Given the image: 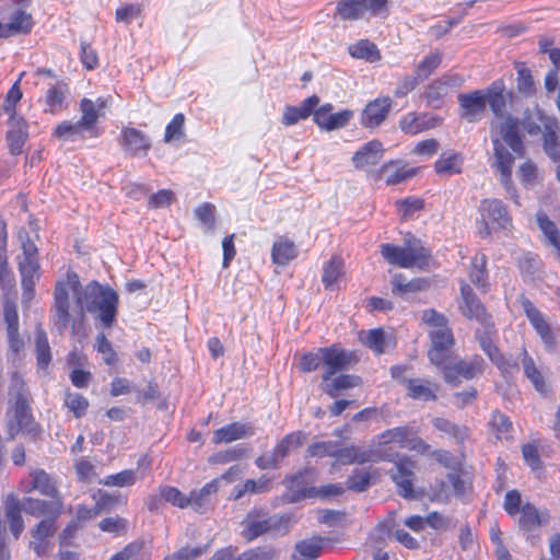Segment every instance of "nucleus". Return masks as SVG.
<instances>
[{
	"mask_svg": "<svg viewBox=\"0 0 560 560\" xmlns=\"http://www.w3.org/2000/svg\"><path fill=\"white\" fill-rule=\"evenodd\" d=\"M185 116L182 113L176 114L165 128L164 141L172 142L184 137Z\"/></svg>",
	"mask_w": 560,
	"mask_h": 560,
	"instance_id": "69168bd1",
	"label": "nucleus"
},
{
	"mask_svg": "<svg viewBox=\"0 0 560 560\" xmlns=\"http://www.w3.org/2000/svg\"><path fill=\"white\" fill-rule=\"evenodd\" d=\"M9 406L8 415L12 417V419L9 420V428L13 433L14 430L26 427L30 420L28 390L22 377L18 374L12 376L9 392Z\"/></svg>",
	"mask_w": 560,
	"mask_h": 560,
	"instance_id": "1a4fd4ad",
	"label": "nucleus"
},
{
	"mask_svg": "<svg viewBox=\"0 0 560 560\" xmlns=\"http://www.w3.org/2000/svg\"><path fill=\"white\" fill-rule=\"evenodd\" d=\"M319 352L326 368L322 375L323 381H329L337 372L348 369L353 361L352 353L336 346L320 348Z\"/></svg>",
	"mask_w": 560,
	"mask_h": 560,
	"instance_id": "ddd939ff",
	"label": "nucleus"
},
{
	"mask_svg": "<svg viewBox=\"0 0 560 560\" xmlns=\"http://www.w3.org/2000/svg\"><path fill=\"white\" fill-rule=\"evenodd\" d=\"M490 361L503 375H512L518 371V364L512 355H505L500 350L490 358Z\"/></svg>",
	"mask_w": 560,
	"mask_h": 560,
	"instance_id": "338daca9",
	"label": "nucleus"
},
{
	"mask_svg": "<svg viewBox=\"0 0 560 560\" xmlns=\"http://www.w3.org/2000/svg\"><path fill=\"white\" fill-rule=\"evenodd\" d=\"M21 490L25 493L38 491L50 500L62 499L56 481L44 470L37 469L31 474L30 482H21Z\"/></svg>",
	"mask_w": 560,
	"mask_h": 560,
	"instance_id": "f3484780",
	"label": "nucleus"
},
{
	"mask_svg": "<svg viewBox=\"0 0 560 560\" xmlns=\"http://www.w3.org/2000/svg\"><path fill=\"white\" fill-rule=\"evenodd\" d=\"M361 384V380L355 375H339L329 381H323L322 389L331 398H336L340 390L357 387Z\"/></svg>",
	"mask_w": 560,
	"mask_h": 560,
	"instance_id": "ea45409f",
	"label": "nucleus"
},
{
	"mask_svg": "<svg viewBox=\"0 0 560 560\" xmlns=\"http://www.w3.org/2000/svg\"><path fill=\"white\" fill-rule=\"evenodd\" d=\"M459 310L464 316L476 319L486 328L493 326L491 316L487 314L483 305L465 281L460 283Z\"/></svg>",
	"mask_w": 560,
	"mask_h": 560,
	"instance_id": "9d476101",
	"label": "nucleus"
},
{
	"mask_svg": "<svg viewBox=\"0 0 560 560\" xmlns=\"http://www.w3.org/2000/svg\"><path fill=\"white\" fill-rule=\"evenodd\" d=\"M537 223L540 230L542 231L544 235L548 238L549 243L555 248H557L560 255V235L555 223L550 221L548 217L542 212H539L537 214Z\"/></svg>",
	"mask_w": 560,
	"mask_h": 560,
	"instance_id": "13d9d810",
	"label": "nucleus"
},
{
	"mask_svg": "<svg viewBox=\"0 0 560 560\" xmlns=\"http://www.w3.org/2000/svg\"><path fill=\"white\" fill-rule=\"evenodd\" d=\"M160 495L163 498L165 502L171 503L174 506L179 509H185L189 506V501L187 495L182 493L177 488L171 486L160 487Z\"/></svg>",
	"mask_w": 560,
	"mask_h": 560,
	"instance_id": "052dcab7",
	"label": "nucleus"
},
{
	"mask_svg": "<svg viewBox=\"0 0 560 560\" xmlns=\"http://www.w3.org/2000/svg\"><path fill=\"white\" fill-rule=\"evenodd\" d=\"M520 517L517 520L518 526L521 529L525 532H533L536 528L540 527L542 524L548 522L549 515L548 513H540L535 505L529 502H526L522 505L521 511L518 512Z\"/></svg>",
	"mask_w": 560,
	"mask_h": 560,
	"instance_id": "2f4dec72",
	"label": "nucleus"
},
{
	"mask_svg": "<svg viewBox=\"0 0 560 560\" xmlns=\"http://www.w3.org/2000/svg\"><path fill=\"white\" fill-rule=\"evenodd\" d=\"M35 350L38 368L46 370L51 361V352L47 335L39 326L35 332Z\"/></svg>",
	"mask_w": 560,
	"mask_h": 560,
	"instance_id": "a18cd8bd",
	"label": "nucleus"
},
{
	"mask_svg": "<svg viewBox=\"0 0 560 560\" xmlns=\"http://www.w3.org/2000/svg\"><path fill=\"white\" fill-rule=\"evenodd\" d=\"M383 144L378 140H372L360 148L352 156L355 168H364L376 165L383 156Z\"/></svg>",
	"mask_w": 560,
	"mask_h": 560,
	"instance_id": "cd10ccee",
	"label": "nucleus"
},
{
	"mask_svg": "<svg viewBox=\"0 0 560 560\" xmlns=\"http://www.w3.org/2000/svg\"><path fill=\"white\" fill-rule=\"evenodd\" d=\"M464 158L454 151L443 152L434 163V170L440 175H455L462 173Z\"/></svg>",
	"mask_w": 560,
	"mask_h": 560,
	"instance_id": "473e14b6",
	"label": "nucleus"
},
{
	"mask_svg": "<svg viewBox=\"0 0 560 560\" xmlns=\"http://www.w3.org/2000/svg\"><path fill=\"white\" fill-rule=\"evenodd\" d=\"M119 144L131 156H144L151 149L150 138L143 131L132 127H124L121 129Z\"/></svg>",
	"mask_w": 560,
	"mask_h": 560,
	"instance_id": "2eb2a0df",
	"label": "nucleus"
},
{
	"mask_svg": "<svg viewBox=\"0 0 560 560\" xmlns=\"http://www.w3.org/2000/svg\"><path fill=\"white\" fill-rule=\"evenodd\" d=\"M442 62V54L434 51L423 58L416 67V75L420 81L429 78Z\"/></svg>",
	"mask_w": 560,
	"mask_h": 560,
	"instance_id": "5fc2aeb1",
	"label": "nucleus"
},
{
	"mask_svg": "<svg viewBox=\"0 0 560 560\" xmlns=\"http://www.w3.org/2000/svg\"><path fill=\"white\" fill-rule=\"evenodd\" d=\"M447 384L458 386L462 380H474L481 376L486 369L482 357L475 354L465 359L451 354L441 365H436Z\"/></svg>",
	"mask_w": 560,
	"mask_h": 560,
	"instance_id": "423d86ee",
	"label": "nucleus"
},
{
	"mask_svg": "<svg viewBox=\"0 0 560 560\" xmlns=\"http://www.w3.org/2000/svg\"><path fill=\"white\" fill-rule=\"evenodd\" d=\"M505 84L503 80H497L483 92L486 105L489 104L491 110L501 116L505 109Z\"/></svg>",
	"mask_w": 560,
	"mask_h": 560,
	"instance_id": "4c0bfd02",
	"label": "nucleus"
},
{
	"mask_svg": "<svg viewBox=\"0 0 560 560\" xmlns=\"http://www.w3.org/2000/svg\"><path fill=\"white\" fill-rule=\"evenodd\" d=\"M396 471L392 474V479L398 488V493L402 498H413L412 476L416 467L415 462L409 457H402L395 462Z\"/></svg>",
	"mask_w": 560,
	"mask_h": 560,
	"instance_id": "4be33fe9",
	"label": "nucleus"
},
{
	"mask_svg": "<svg viewBox=\"0 0 560 560\" xmlns=\"http://www.w3.org/2000/svg\"><path fill=\"white\" fill-rule=\"evenodd\" d=\"M276 557V551L271 548L266 547H256L250 548L240 556L236 557V560H273Z\"/></svg>",
	"mask_w": 560,
	"mask_h": 560,
	"instance_id": "774afa93",
	"label": "nucleus"
},
{
	"mask_svg": "<svg viewBox=\"0 0 560 560\" xmlns=\"http://www.w3.org/2000/svg\"><path fill=\"white\" fill-rule=\"evenodd\" d=\"M408 395L413 399L435 400L438 385L429 380L410 378L407 380Z\"/></svg>",
	"mask_w": 560,
	"mask_h": 560,
	"instance_id": "f704fd0d",
	"label": "nucleus"
},
{
	"mask_svg": "<svg viewBox=\"0 0 560 560\" xmlns=\"http://www.w3.org/2000/svg\"><path fill=\"white\" fill-rule=\"evenodd\" d=\"M67 84L51 86L47 91L46 105L48 110L54 113L62 108Z\"/></svg>",
	"mask_w": 560,
	"mask_h": 560,
	"instance_id": "e2e57ef3",
	"label": "nucleus"
},
{
	"mask_svg": "<svg viewBox=\"0 0 560 560\" xmlns=\"http://www.w3.org/2000/svg\"><path fill=\"white\" fill-rule=\"evenodd\" d=\"M470 281L483 292L489 289L488 271H487V256L485 254H477L472 257L468 270Z\"/></svg>",
	"mask_w": 560,
	"mask_h": 560,
	"instance_id": "c9c22d12",
	"label": "nucleus"
},
{
	"mask_svg": "<svg viewBox=\"0 0 560 560\" xmlns=\"http://www.w3.org/2000/svg\"><path fill=\"white\" fill-rule=\"evenodd\" d=\"M493 162L491 166L500 173V182L510 198L518 205V195L512 180L514 160L524 155V144L518 135L517 124L508 118L500 125V137L492 136Z\"/></svg>",
	"mask_w": 560,
	"mask_h": 560,
	"instance_id": "f257e3e1",
	"label": "nucleus"
},
{
	"mask_svg": "<svg viewBox=\"0 0 560 560\" xmlns=\"http://www.w3.org/2000/svg\"><path fill=\"white\" fill-rule=\"evenodd\" d=\"M305 436L301 431L292 432L290 434H287L276 446L275 450L277 451L278 456L283 459L287 457L291 452L299 448L304 441Z\"/></svg>",
	"mask_w": 560,
	"mask_h": 560,
	"instance_id": "864d4df0",
	"label": "nucleus"
},
{
	"mask_svg": "<svg viewBox=\"0 0 560 560\" xmlns=\"http://www.w3.org/2000/svg\"><path fill=\"white\" fill-rule=\"evenodd\" d=\"M56 518L57 517L52 516L46 517L33 529V541L31 542V546L37 556H43L49 550L48 538L52 537L56 532Z\"/></svg>",
	"mask_w": 560,
	"mask_h": 560,
	"instance_id": "a878e982",
	"label": "nucleus"
},
{
	"mask_svg": "<svg viewBox=\"0 0 560 560\" xmlns=\"http://www.w3.org/2000/svg\"><path fill=\"white\" fill-rule=\"evenodd\" d=\"M137 471L132 469H126L120 472L106 476L100 483L107 487H130L137 481Z\"/></svg>",
	"mask_w": 560,
	"mask_h": 560,
	"instance_id": "4d7b16f0",
	"label": "nucleus"
},
{
	"mask_svg": "<svg viewBox=\"0 0 560 560\" xmlns=\"http://www.w3.org/2000/svg\"><path fill=\"white\" fill-rule=\"evenodd\" d=\"M19 238L22 243V255L19 256V270L22 278V303L28 305L34 299V287L39 280V261L37 256V247L30 240L26 232H20Z\"/></svg>",
	"mask_w": 560,
	"mask_h": 560,
	"instance_id": "20e7f679",
	"label": "nucleus"
},
{
	"mask_svg": "<svg viewBox=\"0 0 560 560\" xmlns=\"http://www.w3.org/2000/svg\"><path fill=\"white\" fill-rule=\"evenodd\" d=\"M33 26L32 15L21 9L14 10L8 23L0 22V38L28 33Z\"/></svg>",
	"mask_w": 560,
	"mask_h": 560,
	"instance_id": "bb28decb",
	"label": "nucleus"
},
{
	"mask_svg": "<svg viewBox=\"0 0 560 560\" xmlns=\"http://www.w3.org/2000/svg\"><path fill=\"white\" fill-rule=\"evenodd\" d=\"M67 279L57 283L55 290V315L54 320L55 324L59 327V329L66 328L70 322V302H69V292H70V276L69 271L66 273Z\"/></svg>",
	"mask_w": 560,
	"mask_h": 560,
	"instance_id": "a211bd4d",
	"label": "nucleus"
},
{
	"mask_svg": "<svg viewBox=\"0 0 560 560\" xmlns=\"http://www.w3.org/2000/svg\"><path fill=\"white\" fill-rule=\"evenodd\" d=\"M255 434V428L248 422H233L213 432L214 444H228L236 440L250 438Z\"/></svg>",
	"mask_w": 560,
	"mask_h": 560,
	"instance_id": "b1692460",
	"label": "nucleus"
},
{
	"mask_svg": "<svg viewBox=\"0 0 560 560\" xmlns=\"http://www.w3.org/2000/svg\"><path fill=\"white\" fill-rule=\"evenodd\" d=\"M542 124L544 150L553 161L560 160V142L557 135L558 124L556 119L540 118Z\"/></svg>",
	"mask_w": 560,
	"mask_h": 560,
	"instance_id": "c756f323",
	"label": "nucleus"
},
{
	"mask_svg": "<svg viewBox=\"0 0 560 560\" xmlns=\"http://www.w3.org/2000/svg\"><path fill=\"white\" fill-rule=\"evenodd\" d=\"M393 106L390 97H378L371 101L364 107L361 115V124L366 128L378 127L385 121Z\"/></svg>",
	"mask_w": 560,
	"mask_h": 560,
	"instance_id": "6ab92c4d",
	"label": "nucleus"
},
{
	"mask_svg": "<svg viewBox=\"0 0 560 560\" xmlns=\"http://www.w3.org/2000/svg\"><path fill=\"white\" fill-rule=\"evenodd\" d=\"M290 521L287 515L270 514L262 508H254L241 523V536L250 542L266 534L284 535L289 532Z\"/></svg>",
	"mask_w": 560,
	"mask_h": 560,
	"instance_id": "7ed1b4c3",
	"label": "nucleus"
},
{
	"mask_svg": "<svg viewBox=\"0 0 560 560\" xmlns=\"http://www.w3.org/2000/svg\"><path fill=\"white\" fill-rule=\"evenodd\" d=\"M431 348L428 352L430 362L433 365H441L452 353L450 349L454 345L452 330L445 326L430 331Z\"/></svg>",
	"mask_w": 560,
	"mask_h": 560,
	"instance_id": "f8f14e48",
	"label": "nucleus"
},
{
	"mask_svg": "<svg viewBox=\"0 0 560 560\" xmlns=\"http://www.w3.org/2000/svg\"><path fill=\"white\" fill-rule=\"evenodd\" d=\"M410 435H412V430L410 428L396 427L376 435L373 440V445L383 446L390 443H396L400 447H406Z\"/></svg>",
	"mask_w": 560,
	"mask_h": 560,
	"instance_id": "58836bf2",
	"label": "nucleus"
},
{
	"mask_svg": "<svg viewBox=\"0 0 560 560\" xmlns=\"http://www.w3.org/2000/svg\"><path fill=\"white\" fill-rule=\"evenodd\" d=\"M349 54L357 59H364L369 62H375L381 59L380 50L376 45L368 39H361L349 47Z\"/></svg>",
	"mask_w": 560,
	"mask_h": 560,
	"instance_id": "49530a36",
	"label": "nucleus"
},
{
	"mask_svg": "<svg viewBox=\"0 0 560 560\" xmlns=\"http://www.w3.org/2000/svg\"><path fill=\"white\" fill-rule=\"evenodd\" d=\"M522 307L545 346L551 349L556 345V337L545 315L528 299L522 300Z\"/></svg>",
	"mask_w": 560,
	"mask_h": 560,
	"instance_id": "dca6fc26",
	"label": "nucleus"
},
{
	"mask_svg": "<svg viewBox=\"0 0 560 560\" xmlns=\"http://www.w3.org/2000/svg\"><path fill=\"white\" fill-rule=\"evenodd\" d=\"M343 275V260L339 256H332L325 264L322 281L326 289L334 290L339 278Z\"/></svg>",
	"mask_w": 560,
	"mask_h": 560,
	"instance_id": "c03bdc74",
	"label": "nucleus"
},
{
	"mask_svg": "<svg viewBox=\"0 0 560 560\" xmlns=\"http://www.w3.org/2000/svg\"><path fill=\"white\" fill-rule=\"evenodd\" d=\"M490 425L499 440H510L512 438V422L510 418L502 412L495 411L492 413Z\"/></svg>",
	"mask_w": 560,
	"mask_h": 560,
	"instance_id": "6e6d98bb",
	"label": "nucleus"
},
{
	"mask_svg": "<svg viewBox=\"0 0 560 560\" xmlns=\"http://www.w3.org/2000/svg\"><path fill=\"white\" fill-rule=\"evenodd\" d=\"M218 490V479L211 480L199 490H192L189 495H187L189 506L198 513H205L211 505V497L214 495Z\"/></svg>",
	"mask_w": 560,
	"mask_h": 560,
	"instance_id": "7c9ffc66",
	"label": "nucleus"
},
{
	"mask_svg": "<svg viewBox=\"0 0 560 560\" xmlns=\"http://www.w3.org/2000/svg\"><path fill=\"white\" fill-rule=\"evenodd\" d=\"M23 511L33 516L58 517L63 509L62 499L40 500L35 498H24L22 500Z\"/></svg>",
	"mask_w": 560,
	"mask_h": 560,
	"instance_id": "5701e85b",
	"label": "nucleus"
},
{
	"mask_svg": "<svg viewBox=\"0 0 560 560\" xmlns=\"http://www.w3.org/2000/svg\"><path fill=\"white\" fill-rule=\"evenodd\" d=\"M522 364L526 377L533 383L534 387L540 393L545 392L546 385L544 376L536 368L533 358L529 357L526 351L523 352Z\"/></svg>",
	"mask_w": 560,
	"mask_h": 560,
	"instance_id": "603ef678",
	"label": "nucleus"
},
{
	"mask_svg": "<svg viewBox=\"0 0 560 560\" xmlns=\"http://www.w3.org/2000/svg\"><path fill=\"white\" fill-rule=\"evenodd\" d=\"M335 458L341 465L365 464L369 462H377L381 459L392 460L390 454H381L377 450L362 448L357 445L346 447H337Z\"/></svg>",
	"mask_w": 560,
	"mask_h": 560,
	"instance_id": "9b49d317",
	"label": "nucleus"
},
{
	"mask_svg": "<svg viewBox=\"0 0 560 560\" xmlns=\"http://www.w3.org/2000/svg\"><path fill=\"white\" fill-rule=\"evenodd\" d=\"M325 539L318 536L301 540L295 544L293 560H314L322 551Z\"/></svg>",
	"mask_w": 560,
	"mask_h": 560,
	"instance_id": "72a5a7b5",
	"label": "nucleus"
},
{
	"mask_svg": "<svg viewBox=\"0 0 560 560\" xmlns=\"http://www.w3.org/2000/svg\"><path fill=\"white\" fill-rule=\"evenodd\" d=\"M457 98L462 118L469 122H476L481 118L486 109L483 91L476 90L470 93L459 94Z\"/></svg>",
	"mask_w": 560,
	"mask_h": 560,
	"instance_id": "412c9836",
	"label": "nucleus"
},
{
	"mask_svg": "<svg viewBox=\"0 0 560 560\" xmlns=\"http://www.w3.org/2000/svg\"><path fill=\"white\" fill-rule=\"evenodd\" d=\"M106 101L98 97L96 101L82 98L80 102L81 116L75 124H72V142L94 139L102 135L103 129L98 126V118L104 115Z\"/></svg>",
	"mask_w": 560,
	"mask_h": 560,
	"instance_id": "39448f33",
	"label": "nucleus"
},
{
	"mask_svg": "<svg viewBox=\"0 0 560 560\" xmlns=\"http://www.w3.org/2000/svg\"><path fill=\"white\" fill-rule=\"evenodd\" d=\"M318 103V96L312 95L305 98L299 106H287L284 108L282 124L292 126L300 120L306 119L312 113L314 114V108Z\"/></svg>",
	"mask_w": 560,
	"mask_h": 560,
	"instance_id": "c85d7f7f",
	"label": "nucleus"
},
{
	"mask_svg": "<svg viewBox=\"0 0 560 560\" xmlns=\"http://www.w3.org/2000/svg\"><path fill=\"white\" fill-rule=\"evenodd\" d=\"M448 83L443 79L432 81L424 91V98L429 106L439 107L441 101L446 96Z\"/></svg>",
	"mask_w": 560,
	"mask_h": 560,
	"instance_id": "de8ad7c7",
	"label": "nucleus"
},
{
	"mask_svg": "<svg viewBox=\"0 0 560 560\" xmlns=\"http://www.w3.org/2000/svg\"><path fill=\"white\" fill-rule=\"evenodd\" d=\"M442 122L439 116L429 113L410 112L399 119L400 130L410 136L436 128Z\"/></svg>",
	"mask_w": 560,
	"mask_h": 560,
	"instance_id": "4468645a",
	"label": "nucleus"
},
{
	"mask_svg": "<svg viewBox=\"0 0 560 560\" xmlns=\"http://www.w3.org/2000/svg\"><path fill=\"white\" fill-rule=\"evenodd\" d=\"M390 284L393 294L397 295L422 291L428 287L427 280L415 278L408 281L402 273H395L392 277Z\"/></svg>",
	"mask_w": 560,
	"mask_h": 560,
	"instance_id": "a19ab883",
	"label": "nucleus"
},
{
	"mask_svg": "<svg viewBox=\"0 0 560 560\" xmlns=\"http://www.w3.org/2000/svg\"><path fill=\"white\" fill-rule=\"evenodd\" d=\"M270 480L261 477L258 480L247 479L243 485L234 488L232 499L240 500L246 493H262L269 489Z\"/></svg>",
	"mask_w": 560,
	"mask_h": 560,
	"instance_id": "09e8293b",
	"label": "nucleus"
},
{
	"mask_svg": "<svg viewBox=\"0 0 560 560\" xmlns=\"http://www.w3.org/2000/svg\"><path fill=\"white\" fill-rule=\"evenodd\" d=\"M246 448L241 446H234L225 451L218 452L209 457V463L225 465L231 462L237 460L245 456Z\"/></svg>",
	"mask_w": 560,
	"mask_h": 560,
	"instance_id": "680f3d73",
	"label": "nucleus"
},
{
	"mask_svg": "<svg viewBox=\"0 0 560 560\" xmlns=\"http://www.w3.org/2000/svg\"><path fill=\"white\" fill-rule=\"evenodd\" d=\"M480 218L477 220V233L481 238H488L492 232L505 230L512 225L505 205L500 199H483L478 207Z\"/></svg>",
	"mask_w": 560,
	"mask_h": 560,
	"instance_id": "6e6552de",
	"label": "nucleus"
},
{
	"mask_svg": "<svg viewBox=\"0 0 560 560\" xmlns=\"http://www.w3.org/2000/svg\"><path fill=\"white\" fill-rule=\"evenodd\" d=\"M331 112V104H325L318 109L314 110L315 124L322 129L334 130L345 127L353 116V113L349 109H345L335 114Z\"/></svg>",
	"mask_w": 560,
	"mask_h": 560,
	"instance_id": "aec40b11",
	"label": "nucleus"
},
{
	"mask_svg": "<svg viewBox=\"0 0 560 560\" xmlns=\"http://www.w3.org/2000/svg\"><path fill=\"white\" fill-rule=\"evenodd\" d=\"M396 206L401 218L409 219L413 213L423 209L424 202L421 198L408 197L396 201Z\"/></svg>",
	"mask_w": 560,
	"mask_h": 560,
	"instance_id": "0e129e2a",
	"label": "nucleus"
},
{
	"mask_svg": "<svg viewBox=\"0 0 560 560\" xmlns=\"http://www.w3.org/2000/svg\"><path fill=\"white\" fill-rule=\"evenodd\" d=\"M27 138V125L23 117L11 114L9 119V130L7 140L11 154L18 155L22 153L24 143Z\"/></svg>",
	"mask_w": 560,
	"mask_h": 560,
	"instance_id": "393cba45",
	"label": "nucleus"
},
{
	"mask_svg": "<svg viewBox=\"0 0 560 560\" xmlns=\"http://www.w3.org/2000/svg\"><path fill=\"white\" fill-rule=\"evenodd\" d=\"M365 0H342L337 10L342 20H358L364 16Z\"/></svg>",
	"mask_w": 560,
	"mask_h": 560,
	"instance_id": "3c124183",
	"label": "nucleus"
},
{
	"mask_svg": "<svg viewBox=\"0 0 560 560\" xmlns=\"http://www.w3.org/2000/svg\"><path fill=\"white\" fill-rule=\"evenodd\" d=\"M381 172L386 174L385 182L387 185H397L413 177L417 173V170L395 167L394 163H388L383 165Z\"/></svg>",
	"mask_w": 560,
	"mask_h": 560,
	"instance_id": "8fccbe9b",
	"label": "nucleus"
},
{
	"mask_svg": "<svg viewBox=\"0 0 560 560\" xmlns=\"http://www.w3.org/2000/svg\"><path fill=\"white\" fill-rule=\"evenodd\" d=\"M517 70V90L524 95H530L535 91V83L530 70L522 62L515 65Z\"/></svg>",
	"mask_w": 560,
	"mask_h": 560,
	"instance_id": "bf43d9fd",
	"label": "nucleus"
},
{
	"mask_svg": "<svg viewBox=\"0 0 560 560\" xmlns=\"http://www.w3.org/2000/svg\"><path fill=\"white\" fill-rule=\"evenodd\" d=\"M360 340L364 346L373 350L376 354L384 353L386 348L390 345V339L381 328L361 332Z\"/></svg>",
	"mask_w": 560,
	"mask_h": 560,
	"instance_id": "37998d69",
	"label": "nucleus"
},
{
	"mask_svg": "<svg viewBox=\"0 0 560 560\" xmlns=\"http://www.w3.org/2000/svg\"><path fill=\"white\" fill-rule=\"evenodd\" d=\"M380 252L388 264L405 269L420 268L430 257V252L417 240L408 242L405 246L384 243L381 244Z\"/></svg>",
	"mask_w": 560,
	"mask_h": 560,
	"instance_id": "0eeeda50",
	"label": "nucleus"
},
{
	"mask_svg": "<svg viewBox=\"0 0 560 560\" xmlns=\"http://www.w3.org/2000/svg\"><path fill=\"white\" fill-rule=\"evenodd\" d=\"M432 424L440 432L452 438L456 443L462 444L469 438V430L467 427L458 425L445 418H434Z\"/></svg>",
	"mask_w": 560,
	"mask_h": 560,
	"instance_id": "79ce46f5",
	"label": "nucleus"
},
{
	"mask_svg": "<svg viewBox=\"0 0 560 560\" xmlns=\"http://www.w3.org/2000/svg\"><path fill=\"white\" fill-rule=\"evenodd\" d=\"M298 256V249L293 241L280 237L273 243L271 258L273 264L279 266L288 265Z\"/></svg>",
	"mask_w": 560,
	"mask_h": 560,
	"instance_id": "e433bc0d",
	"label": "nucleus"
},
{
	"mask_svg": "<svg viewBox=\"0 0 560 560\" xmlns=\"http://www.w3.org/2000/svg\"><path fill=\"white\" fill-rule=\"evenodd\" d=\"M72 295L81 310L96 314L104 328L112 327L116 322L119 298L112 288L94 281L82 288L78 276L72 273Z\"/></svg>",
	"mask_w": 560,
	"mask_h": 560,
	"instance_id": "f03ea898",
	"label": "nucleus"
}]
</instances>
